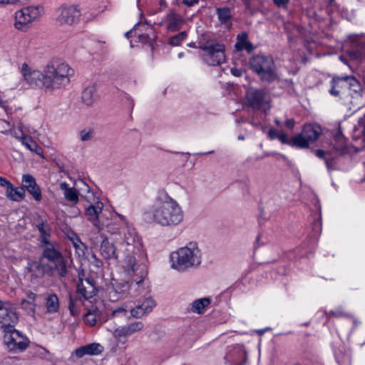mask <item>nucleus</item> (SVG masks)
Here are the masks:
<instances>
[{
	"instance_id": "nucleus-44",
	"label": "nucleus",
	"mask_w": 365,
	"mask_h": 365,
	"mask_svg": "<svg viewBox=\"0 0 365 365\" xmlns=\"http://www.w3.org/2000/svg\"><path fill=\"white\" fill-rule=\"evenodd\" d=\"M90 315L92 314L96 318H98L102 314L101 311L98 307H92L89 309L87 312Z\"/></svg>"
},
{
	"instance_id": "nucleus-12",
	"label": "nucleus",
	"mask_w": 365,
	"mask_h": 365,
	"mask_svg": "<svg viewBox=\"0 0 365 365\" xmlns=\"http://www.w3.org/2000/svg\"><path fill=\"white\" fill-rule=\"evenodd\" d=\"M81 11L76 5H63L56 11V23L62 26H71L78 23Z\"/></svg>"
},
{
	"instance_id": "nucleus-43",
	"label": "nucleus",
	"mask_w": 365,
	"mask_h": 365,
	"mask_svg": "<svg viewBox=\"0 0 365 365\" xmlns=\"http://www.w3.org/2000/svg\"><path fill=\"white\" fill-rule=\"evenodd\" d=\"M277 139H279L282 143L289 145L290 140H289L288 135L283 132L279 133Z\"/></svg>"
},
{
	"instance_id": "nucleus-58",
	"label": "nucleus",
	"mask_w": 365,
	"mask_h": 365,
	"mask_svg": "<svg viewBox=\"0 0 365 365\" xmlns=\"http://www.w3.org/2000/svg\"><path fill=\"white\" fill-rule=\"evenodd\" d=\"M274 122L277 125H280V120L279 119L276 118Z\"/></svg>"
},
{
	"instance_id": "nucleus-17",
	"label": "nucleus",
	"mask_w": 365,
	"mask_h": 365,
	"mask_svg": "<svg viewBox=\"0 0 365 365\" xmlns=\"http://www.w3.org/2000/svg\"><path fill=\"white\" fill-rule=\"evenodd\" d=\"M17 321V315L13 311L11 304L0 300V323L4 324V329L6 327L14 325Z\"/></svg>"
},
{
	"instance_id": "nucleus-29",
	"label": "nucleus",
	"mask_w": 365,
	"mask_h": 365,
	"mask_svg": "<svg viewBox=\"0 0 365 365\" xmlns=\"http://www.w3.org/2000/svg\"><path fill=\"white\" fill-rule=\"evenodd\" d=\"M36 227L40 232L39 246L45 245L47 242H52L50 240L51 227L46 222H42L36 225Z\"/></svg>"
},
{
	"instance_id": "nucleus-38",
	"label": "nucleus",
	"mask_w": 365,
	"mask_h": 365,
	"mask_svg": "<svg viewBox=\"0 0 365 365\" xmlns=\"http://www.w3.org/2000/svg\"><path fill=\"white\" fill-rule=\"evenodd\" d=\"M216 13L219 21L222 23H227L231 18V10L228 7L217 8Z\"/></svg>"
},
{
	"instance_id": "nucleus-18",
	"label": "nucleus",
	"mask_w": 365,
	"mask_h": 365,
	"mask_svg": "<svg viewBox=\"0 0 365 365\" xmlns=\"http://www.w3.org/2000/svg\"><path fill=\"white\" fill-rule=\"evenodd\" d=\"M350 48L346 51L350 59L359 61L363 59L365 53L364 43L359 41L357 36H349Z\"/></svg>"
},
{
	"instance_id": "nucleus-9",
	"label": "nucleus",
	"mask_w": 365,
	"mask_h": 365,
	"mask_svg": "<svg viewBox=\"0 0 365 365\" xmlns=\"http://www.w3.org/2000/svg\"><path fill=\"white\" fill-rule=\"evenodd\" d=\"M204 51L203 59L210 66H218L225 61V46L213 41H208L200 46Z\"/></svg>"
},
{
	"instance_id": "nucleus-1",
	"label": "nucleus",
	"mask_w": 365,
	"mask_h": 365,
	"mask_svg": "<svg viewBox=\"0 0 365 365\" xmlns=\"http://www.w3.org/2000/svg\"><path fill=\"white\" fill-rule=\"evenodd\" d=\"M144 220L162 227H175L182 222L184 212L174 198L168 194L155 199L143 212Z\"/></svg>"
},
{
	"instance_id": "nucleus-13",
	"label": "nucleus",
	"mask_w": 365,
	"mask_h": 365,
	"mask_svg": "<svg viewBox=\"0 0 365 365\" xmlns=\"http://www.w3.org/2000/svg\"><path fill=\"white\" fill-rule=\"evenodd\" d=\"M83 271L78 272V282L76 286V292L83 300H88L96 295L97 290L93 280L89 278L83 279Z\"/></svg>"
},
{
	"instance_id": "nucleus-6",
	"label": "nucleus",
	"mask_w": 365,
	"mask_h": 365,
	"mask_svg": "<svg viewBox=\"0 0 365 365\" xmlns=\"http://www.w3.org/2000/svg\"><path fill=\"white\" fill-rule=\"evenodd\" d=\"M329 93L335 97L341 98L344 96H352L353 93H359L361 86L359 81L353 76L342 77H333L331 82Z\"/></svg>"
},
{
	"instance_id": "nucleus-49",
	"label": "nucleus",
	"mask_w": 365,
	"mask_h": 365,
	"mask_svg": "<svg viewBox=\"0 0 365 365\" xmlns=\"http://www.w3.org/2000/svg\"><path fill=\"white\" fill-rule=\"evenodd\" d=\"M182 3L187 6H192L199 3V0H182Z\"/></svg>"
},
{
	"instance_id": "nucleus-20",
	"label": "nucleus",
	"mask_w": 365,
	"mask_h": 365,
	"mask_svg": "<svg viewBox=\"0 0 365 365\" xmlns=\"http://www.w3.org/2000/svg\"><path fill=\"white\" fill-rule=\"evenodd\" d=\"M100 237L101 239L99 248L101 255L106 259H117L118 253L114 243L110 242L104 234H101Z\"/></svg>"
},
{
	"instance_id": "nucleus-41",
	"label": "nucleus",
	"mask_w": 365,
	"mask_h": 365,
	"mask_svg": "<svg viewBox=\"0 0 365 365\" xmlns=\"http://www.w3.org/2000/svg\"><path fill=\"white\" fill-rule=\"evenodd\" d=\"M36 298V294L33 292H29L27 294V299H23L21 302V305L24 306L26 304H29L30 306V311L32 313H34L35 311V301Z\"/></svg>"
},
{
	"instance_id": "nucleus-42",
	"label": "nucleus",
	"mask_w": 365,
	"mask_h": 365,
	"mask_svg": "<svg viewBox=\"0 0 365 365\" xmlns=\"http://www.w3.org/2000/svg\"><path fill=\"white\" fill-rule=\"evenodd\" d=\"M97 319L96 317H94L92 314H89L86 313L83 317V320L85 323L91 327H93L96 324Z\"/></svg>"
},
{
	"instance_id": "nucleus-39",
	"label": "nucleus",
	"mask_w": 365,
	"mask_h": 365,
	"mask_svg": "<svg viewBox=\"0 0 365 365\" xmlns=\"http://www.w3.org/2000/svg\"><path fill=\"white\" fill-rule=\"evenodd\" d=\"M187 32L185 31H181L179 34L170 37L168 40V43L173 46H178L187 38Z\"/></svg>"
},
{
	"instance_id": "nucleus-33",
	"label": "nucleus",
	"mask_w": 365,
	"mask_h": 365,
	"mask_svg": "<svg viewBox=\"0 0 365 365\" xmlns=\"http://www.w3.org/2000/svg\"><path fill=\"white\" fill-rule=\"evenodd\" d=\"M83 299L81 297L69 295L68 309L73 316H78L81 312V307L83 304Z\"/></svg>"
},
{
	"instance_id": "nucleus-27",
	"label": "nucleus",
	"mask_w": 365,
	"mask_h": 365,
	"mask_svg": "<svg viewBox=\"0 0 365 365\" xmlns=\"http://www.w3.org/2000/svg\"><path fill=\"white\" fill-rule=\"evenodd\" d=\"M60 189L63 191V195L66 200L72 204H76L78 202V192L75 187H70L66 182L60 183Z\"/></svg>"
},
{
	"instance_id": "nucleus-45",
	"label": "nucleus",
	"mask_w": 365,
	"mask_h": 365,
	"mask_svg": "<svg viewBox=\"0 0 365 365\" xmlns=\"http://www.w3.org/2000/svg\"><path fill=\"white\" fill-rule=\"evenodd\" d=\"M273 2L278 7L285 9L289 2V0H273Z\"/></svg>"
},
{
	"instance_id": "nucleus-28",
	"label": "nucleus",
	"mask_w": 365,
	"mask_h": 365,
	"mask_svg": "<svg viewBox=\"0 0 365 365\" xmlns=\"http://www.w3.org/2000/svg\"><path fill=\"white\" fill-rule=\"evenodd\" d=\"M116 220V217L111 218L110 220H109L108 217L106 216L102 221V224H100V226H98V228L99 230H106V231L110 235H117L120 233V227L117 224Z\"/></svg>"
},
{
	"instance_id": "nucleus-22",
	"label": "nucleus",
	"mask_w": 365,
	"mask_h": 365,
	"mask_svg": "<svg viewBox=\"0 0 365 365\" xmlns=\"http://www.w3.org/2000/svg\"><path fill=\"white\" fill-rule=\"evenodd\" d=\"M22 187L24 190L26 189L36 201L41 200V190L32 175L29 174L24 175L22 177Z\"/></svg>"
},
{
	"instance_id": "nucleus-31",
	"label": "nucleus",
	"mask_w": 365,
	"mask_h": 365,
	"mask_svg": "<svg viewBox=\"0 0 365 365\" xmlns=\"http://www.w3.org/2000/svg\"><path fill=\"white\" fill-rule=\"evenodd\" d=\"M9 132L12 133L14 137L19 139L27 149L31 151L37 153L38 146L31 137L24 135L23 133L20 137L18 135V133L16 131H12L11 129L9 130Z\"/></svg>"
},
{
	"instance_id": "nucleus-34",
	"label": "nucleus",
	"mask_w": 365,
	"mask_h": 365,
	"mask_svg": "<svg viewBox=\"0 0 365 365\" xmlns=\"http://www.w3.org/2000/svg\"><path fill=\"white\" fill-rule=\"evenodd\" d=\"M6 195L8 198L13 201H21L25 196V190L21 187L14 188L11 185L10 188L6 189Z\"/></svg>"
},
{
	"instance_id": "nucleus-11",
	"label": "nucleus",
	"mask_w": 365,
	"mask_h": 365,
	"mask_svg": "<svg viewBox=\"0 0 365 365\" xmlns=\"http://www.w3.org/2000/svg\"><path fill=\"white\" fill-rule=\"evenodd\" d=\"M14 325L6 327L4 329V343L7 349L12 352H19L25 350L29 346L28 339L22 335L19 331L13 329Z\"/></svg>"
},
{
	"instance_id": "nucleus-37",
	"label": "nucleus",
	"mask_w": 365,
	"mask_h": 365,
	"mask_svg": "<svg viewBox=\"0 0 365 365\" xmlns=\"http://www.w3.org/2000/svg\"><path fill=\"white\" fill-rule=\"evenodd\" d=\"M309 142L305 138L302 133L294 136L290 139L289 145L300 148H306L309 147Z\"/></svg>"
},
{
	"instance_id": "nucleus-50",
	"label": "nucleus",
	"mask_w": 365,
	"mask_h": 365,
	"mask_svg": "<svg viewBox=\"0 0 365 365\" xmlns=\"http://www.w3.org/2000/svg\"><path fill=\"white\" fill-rule=\"evenodd\" d=\"M294 124H295V121L294 119L291 118V119H287V120L285 121V125L286 126L289 128V129H293L294 126Z\"/></svg>"
},
{
	"instance_id": "nucleus-47",
	"label": "nucleus",
	"mask_w": 365,
	"mask_h": 365,
	"mask_svg": "<svg viewBox=\"0 0 365 365\" xmlns=\"http://www.w3.org/2000/svg\"><path fill=\"white\" fill-rule=\"evenodd\" d=\"M279 133L280 132H278L277 130H275L274 128H271V129H269V130L268 132V135L271 139H274V138H277Z\"/></svg>"
},
{
	"instance_id": "nucleus-16",
	"label": "nucleus",
	"mask_w": 365,
	"mask_h": 365,
	"mask_svg": "<svg viewBox=\"0 0 365 365\" xmlns=\"http://www.w3.org/2000/svg\"><path fill=\"white\" fill-rule=\"evenodd\" d=\"M41 249V255L38 263L48 264L53 259L62 254L58 243L56 242H47L45 245L39 246ZM35 263H37L36 262Z\"/></svg>"
},
{
	"instance_id": "nucleus-25",
	"label": "nucleus",
	"mask_w": 365,
	"mask_h": 365,
	"mask_svg": "<svg viewBox=\"0 0 365 365\" xmlns=\"http://www.w3.org/2000/svg\"><path fill=\"white\" fill-rule=\"evenodd\" d=\"M81 102L86 106H91L98 99L96 87L95 85H89L81 93Z\"/></svg>"
},
{
	"instance_id": "nucleus-24",
	"label": "nucleus",
	"mask_w": 365,
	"mask_h": 365,
	"mask_svg": "<svg viewBox=\"0 0 365 365\" xmlns=\"http://www.w3.org/2000/svg\"><path fill=\"white\" fill-rule=\"evenodd\" d=\"M102 351L103 346L100 344L92 343L76 349L75 354L78 358H82L85 355H98Z\"/></svg>"
},
{
	"instance_id": "nucleus-4",
	"label": "nucleus",
	"mask_w": 365,
	"mask_h": 365,
	"mask_svg": "<svg viewBox=\"0 0 365 365\" xmlns=\"http://www.w3.org/2000/svg\"><path fill=\"white\" fill-rule=\"evenodd\" d=\"M73 74V69L66 63L48 65L44 68L46 91L51 92L66 87Z\"/></svg>"
},
{
	"instance_id": "nucleus-62",
	"label": "nucleus",
	"mask_w": 365,
	"mask_h": 365,
	"mask_svg": "<svg viewBox=\"0 0 365 365\" xmlns=\"http://www.w3.org/2000/svg\"><path fill=\"white\" fill-rule=\"evenodd\" d=\"M238 139H239V140H244V136H242V135H240V136L238 137Z\"/></svg>"
},
{
	"instance_id": "nucleus-21",
	"label": "nucleus",
	"mask_w": 365,
	"mask_h": 365,
	"mask_svg": "<svg viewBox=\"0 0 365 365\" xmlns=\"http://www.w3.org/2000/svg\"><path fill=\"white\" fill-rule=\"evenodd\" d=\"M165 21L168 31L175 32L182 29L185 21L182 16L174 10H170L165 16Z\"/></svg>"
},
{
	"instance_id": "nucleus-8",
	"label": "nucleus",
	"mask_w": 365,
	"mask_h": 365,
	"mask_svg": "<svg viewBox=\"0 0 365 365\" xmlns=\"http://www.w3.org/2000/svg\"><path fill=\"white\" fill-rule=\"evenodd\" d=\"M270 97L265 89L249 88L246 92L245 104L255 110L266 112L270 108Z\"/></svg>"
},
{
	"instance_id": "nucleus-60",
	"label": "nucleus",
	"mask_w": 365,
	"mask_h": 365,
	"mask_svg": "<svg viewBox=\"0 0 365 365\" xmlns=\"http://www.w3.org/2000/svg\"><path fill=\"white\" fill-rule=\"evenodd\" d=\"M258 332H259V334H262L264 332V329L259 330Z\"/></svg>"
},
{
	"instance_id": "nucleus-32",
	"label": "nucleus",
	"mask_w": 365,
	"mask_h": 365,
	"mask_svg": "<svg viewBox=\"0 0 365 365\" xmlns=\"http://www.w3.org/2000/svg\"><path fill=\"white\" fill-rule=\"evenodd\" d=\"M45 307L48 314L56 313L59 309V300L56 294H49L45 299Z\"/></svg>"
},
{
	"instance_id": "nucleus-61",
	"label": "nucleus",
	"mask_w": 365,
	"mask_h": 365,
	"mask_svg": "<svg viewBox=\"0 0 365 365\" xmlns=\"http://www.w3.org/2000/svg\"><path fill=\"white\" fill-rule=\"evenodd\" d=\"M134 282L135 283V285H137L141 282V280H140V281L135 280Z\"/></svg>"
},
{
	"instance_id": "nucleus-36",
	"label": "nucleus",
	"mask_w": 365,
	"mask_h": 365,
	"mask_svg": "<svg viewBox=\"0 0 365 365\" xmlns=\"http://www.w3.org/2000/svg\"><path fill=\"white\" fill-rule=\"evenodd\" d=\"M68 239L72 242L74 247L76 250V252L79 255H83L85 253V250L86 249V245L81 242V239L78 236L74 233L71 232L68 235Z\"/></svg>"
},
{
	"instance_id": "nucleus-54",
	"label": "nucleus",
	"mask_w": 365,
	"mask_h": 365,
	"mask_svg": "<svg viewBox=\"0 0 365 365\" xmlns=\"http://www.w3.org/2000/svg\"><path fill=\"white\" fill-rule=\"evenodd\" d=\"M16 0H0V4H14Z\"/></svg>"
},
{
	"instance_id": "nucleus-52",
	"label": "nucleus",
	"mask_w": 365,
	"mask_h": 365,
	"mask_svg": "<svg viewBox=\"0 0 365 365\" xmlns=\"http://www.w3.org/2000/svg\"><path fill=\"white\" fill-rule=\"evenodd\" d=\"M315 153H316V155L317 157L320 158H324L325 153L322 150H317L315 151Z\"/></svg>"
},
{
	"instance_id": "nucleus-40",
	"label": "nucleus",
	"mask_w": 365,
	"mask_h": 365,
	"mask_svg": "<svg viewBox=\"0 0 365 365\" xmlns=\"http://www.w3.org/2000/svg\"><path fill=\"white\" fill-rule=\"evenodd\" d=\"M95 135V131L93 128H85L79 133L80 139L83 142L91 140Z\"/></svg>"
},
{
	"instance_id": "nucleus-59",
	"label": "nucleus",
	"mask_w": 365,
	"mask_h": 365,
	"mask_svg": "<svg viewBox=\"0 0 365 365\" xmlns=\"http://www.w3.org/2000/svg\"><path fill=\"white\" fill-rule=\"evenodd\" d=\"M160 4H161L162 6H165V4H166L165 1V0H160Z\"/></svg>"
},
{
	"instance_id": "nucleus-23",
	"label": "nucleus",
	"mask_w": 365,
	"mask_h": 365,
	"mask_svg": "<svg viewBox=\"0 0 365 365\" xmlns=\"http://www.w3.org/2000/svg\"><path fill=\"white\" fill-rule=\"evenodd\" d=\"M155 305L156 302L153 299L150 297L147 298L141 304L132 308L130 309V314L133 317L140 319L151 312Z\"/></svg>"
},
{
	"instance_id": "nucleus-57",
	"label": "nucleus",
	"mask_w": 365,
	"mask_h": 365,
	"mask_svg": "<svg viewBox=\"0 0 365 365\" xmlns=\"http://www.w3.org/2000/svg\"><path fill=\"white\" fill-rule=\"evenodd\" d=\"M23 307H24V309H28L29 312H31V311H30V308H29V307H30V306H29V304H26V305L23 306Z\"/></svg>"
},
{
	"instance_id": "nucleus-15",
	"label": "nucleus",
	"mask_w": 365,
	"mask_h": 365,
	"mask_svg": "<svg viewBox=\"0 0 365 365\" xmlns=\"http://www.w3.org/2000/svg\"><path fill=\"white\" fill-rule=\"evenodd\" d=\"M103 204L100 201H96L88 205L85 210V215L88 220L97 227L102 224V221L106 216V214L103 212Z\"/></svg>"
},
{
	"instance_id": "nucleus-7",
	"label": "nucleus",
	"mask_w": 365,
	"mask_h": 365,
	"mask_svg": "<svg viewBox=\"0 0 365 365\" xmlns=\"http://www.w3.org/2000/svg\"><path fill=\"white\" fill-rule=\"evenodd\" d=\"M68 259L63 254L60 255L48 264L32 263L31 264V269L32 270H37L41 275L47 274L48 276H53L56 274L61 279L68 275Z\"/></svg>"
},
{
	"instance_id": "nucleus-55",
	"label": "nucleus",
	"mask_w": 365,
	"mask_h": 365,
	"mask_svg": "<svg viewBox=\"0 0 365 365\" xmlns=\"http://www.w3.org/2000/svg\"><path fill=\"white\" fill-rule=\"evenodd\" d=\"M325 163H326L327 168L329 170V169H331V163H330L328 160H327V159H325Z\"/></svg>"
},
{
	"instance_id": "nucleus-63",
	"label": "nucleus",
	"mask_w": 365,
	"mask_h": 365,
	"mask_svg": "<svg viewBox=\"0 0 365 365\" xmlns=\"http://www.w3.org/2000/svg\"><path fill=\"white\" fill-rule=\"evenodd\" d=\"M130 32H127V33L125 34V35L128 36H129V34H130Z\"/></svg>"
},
{
	"instance_id": "nucleus-10",
	"label": "nucleus",
	"mask_w": 365,
	"mask_h": 365,
	"mask_svg": "<svg viewBox=\"0 0 365 365\" xmlns=\"http://www.w3.org/2000/svg\"><path fill=\"white\" fill-rule=\"evenodd\" d=\"M43 12V9L40 6H29L17 11L15 14V28L26 31L28 25L37 20Z\"/></svg>"
},
{
	"instance_id": "nucleus-64",
	"label": "nucleus",
	"mask_w": 365,
	"mask_h": 365,
	"mask_svg": "<svg viewBox=\"0 0 365 365\" xmlns=\"http://www.w3.org/2000/svg\"><path fill=\"white\" fill-rule=\"evenodd\" d=\"M339 140H343L341 137H338Z\"/></svg>"
},
{
	"instance_id": "nucleus-35",
	"label": "nucleus",
	"mask_w": 365,
	"mask_h": 365,
	"mask_svg": "<svg viewBox=\"0 0 365 365\" xmlns=\"http://www.w3.org/2000/svg\"><path fill=\"white\" fill-rule=\"evenodd\" d=\"M210 304V299L207 297L201 298L195 300L191 304V312L197 314H202L205 307H208Z\"/></svg>"
},
{
	"instance_id": "nucleus-26",
	"label": "nucleus",
	"mask_w": 365,
	"mask_h": 365,
	"mask_svg": "<svg viewBox=\"0 0 365 365\" xmlns=\"http://www.w3.org/2000/svg\"><path fill=\"white\" fill-rule=\"evenodd\" d=\"M302 133L309 143L314 142L319 138L322 129L317 124H307L304 126Z\"/></svg>"
},
{
	"instance_id": "nucleus-53",
	"label": "nucleus",
	"mask_w": 365,
	"mask_h": 365,
	"mask_svg": "<svg viewBox=\"0 0 365 365\" xmlns=\"http://www.w3.org/2000/svg\"><path fill=\"white\" fill-rule=\"evenodd\" d=\"M334 148L338 152H344L346 150V147L344 145L334 146Z\"/></svg>"
},
{
	"instance_id": "nucleus-51",
	"label": "nucleus",
	"mask_w": 365,
	"mask_h": 365,
	"mask_svg": "<svg viewBox=\"0 0 365 365\" xmlns=\"http://www.w3.org/2000/svg\"><path fill=\"white\" fill-rule=\"evenodd\" d=\"M231 73L234 76H236V77H240L242 76V72L241 70L238 69V68H233L231 69Z\"/></svg>"
},
{
	"instance_id": "nucleus-56",
	"label": "nucleus",
	"mask_w": 365,
	"mask_h": 365,
	"mask_svg": "<svg viewBox=\"0 0 365 365\" xmlns=\"http://www.w3.org/2000/svg\"><path fill=\"white\" fill-rule=\"evenodd\" d=\"M340 59L341 61H343L344 63L347 64V61L346 60L345 58H344L343 56H341L340 57Z\"/></svg>"
},
{
	"instance_id": "nucleus-14",
	"label": "nucleus",
	"mask_w": 365,
	"mask_h": 365,
	"mask_svg": "<svg viewBox=\"0 0 365 365\" xmlns=\"http://www.w3.org/2000/svg\"><path fill=\"white\" fill-rule=\"evenodd\" d=\"M21 73L28 83L34 85L46 91L44 71L41 72L36 70H31L26 63H24L21 68Z\"/></svg>"
},
{
	"instance_id": "nucleus-19",
	"label": "nucleus",
	"mask_w": 365,
	"mask_h": 365,
	"mask_svg": "<svg viewBox=\"0 0 365 365\" xmlns=\"http://www.w3.org/2000/svg\"><path fill=\"white\" fill-rule=\"evenodd\" d=\"M144 329V324L140 321H136L128 325L117 328L114 331V336L120 340L121 338H126Z\"/></svg>"
},
{
	"instance_id": "nucleus-3",
	"label": "nucleus",
	"mask_w": 365,
	"mask_h": 365,
	"mask_svg": "<svg viewBox=\"0 0 365 365\" xmlns=\"http://www.w3.org/2000/svg\"><path fill=\"white\" fill-rule=\"evenodd\" d=\"M170 259L174 269L184 272L200 266L202 261V252L196 242H190L186 246L173 252L170 255Z\"/></svg>"
},
{
	"instance_id": "nucleus-2",
	"label": "nucleus",
	"mask_w": 365,
	"mask_h": 365,
	"mask_svg": "<svg viewBox=\"0 0 365 365\" xmlns=\"http://www.w3.org/2000/svg\"><path fill=\"white\" fill-rule=\"evenodd\" d=\"M122 245L125 252L123 267L132 275L137 270L136 257L143 254L142 240L135 228L129 226L125 228Z\"/></svg>"
},
{
	"instance_id": "nucleus-46",
	"label": "nucleus",
	"mask_w": 365,
	"mask_h": 365,
	"mask_svg": "<svg viewBox=\"0 0 365 365\" xmlns=\"http://www.w3.org/2000/svg\"><path fill=\"white\" fill-rule=\"evenodd\" d=\"M0 185L1 187H6V189H7V188H10V187H11L12 184L9 180H7L6 178H4L3 177H0Z\"/></svg>"
},
{
	"instance_id": "nucleus-30",
	"label": "nucleus",
	"mask_w": 365,
	"mask_h": 365,
	"mask_svg": "<svg viewBox=\"0 0 365 365\" xmlns=\"http://www.w3.org/2000/svg\"><path fill=\"white\" fill-rule=\"evenodd\" d=\"M247 34L245 32L239 34L237 37V42L235 47L237 51L246 50L247 52H251L253 50V45L247 40Z\"/></svg>"
},
{
	"instance_id": "nucleus-48",
	"label": "nucleus",
	"mask_w": 365,
	"mask_h": 365,
	"mask_svg": "<svg viewBox=\"0 0 365 365\" xmlns=\"http://www.w3.org/2000/svg\"><path fill=\"white\" fill-rule=\"evenodd\" d=\"M126 309L123 307H119L116 309H114L113 312H112V316L115 317L116 316L117 314H120V313H122L124 315H125L126 314Z\"/></svg>"
},
{
	"instance_id": "nucleus-5",
	"label": "nucleus",
	"mask_w": 365,
	"mask_h": 365,
	"mask_svg": "<svg viewBox=\"0 0 365 365\" xmlns=\"http://www.w3.org/2000/svg\"><path fill=\"white\" fill-rule=\"evenodd\" d=\"M250 68L263 81L271 83L278 78L273 59L264 55H255L250 61Z\"/></svg>"
}]
</instances>
